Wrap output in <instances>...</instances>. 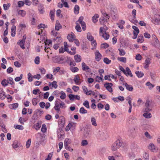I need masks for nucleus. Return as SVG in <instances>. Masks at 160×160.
<instances>
[{
  "label": "nucleus",
  "instance_id": "nucleus-19",
  "mask_svg": "<svg viewBox=\"0 0 160 160\" xmlns=\"http://www.w3.org/2000/svg\"><path fill=\"white\" fill-rule=\"evenodd\" d=\"M62 26L60 24L59 21H57L56 22L55 29L57 31H58L60 29L62 28Z\"/></svg>",
  "mask_w": 160,
  "mask_h": 160
},
{
  "label": "nucleus",
  "instance_id": "nucleus-31",
  "mask_svg": "<svg viewBox=\"0 0 160 160\" xmlns=\"http://www.w3.org/2000/svg\"><path fill=\"white\" fill-rule=\"evenodd\" d=\"M99 17V15L98 14H96L92 17V21L94 23H95L98 21L97 18Z\"/></svg>",
  "mask_w": 160,
  "mask_h": 160
},
{
  "label": "nucleus",
  "instance_id": "nucleus-61",
  "mask_svg": "<svg viewBox=\"0 0 160 160\" xmlns=\"http://www.w3.org/2000/svg\"><path fill=\"white\" fill-rule=\"evenodd\" d=\"M69 63L70 67H73L76 65V63L74 61L73 59Z\"/></svg>",
  "mask_w": 160,
  "mask_h": 160
},
{
  "label": "nucleus",
  "instance_id": "nucleus-40",
  "mask_svg": "<svg viewBox=\"0 0 160 160\" xmlns=\"http://www.w3.org/2000/svg\"><path fill=\"white\" fill-rule=\"evenodd\" d=\"M8 83V80L6 79L3 80L1 82L2 85L4 87L7 86Z\"/></svg>",
  "mask_w": 160,
  "mask_h": 160
},
{
  "label": "nucleus",
  "instance_id": "nucleus-57",
  "mask_svg": "<svg viewBox=\"0 0 160 160\" xmlns=\"http://www.w3.org/2000/svg\"><path fill=\"white\" fill-rule=\"evenodd\" d=\"M12 146L14 148H17L18 147V141H14L12 144Z\"/></svg>",
  "mask_w": 160,
  "mask_h": 160
},
{
  "label": "nucleus",
  "instance_id": "nucleus-51",
  "mask_svg": "<svg viewBox=\"0 0 160 160\" xmlns=\"http://www.w3.org/2000/svg\"><path fill=\"white\" fill-rule=\"evenodd\" d=\"M109 47V45L108 44L104 43L102 44L101 45V47L103 49H105Z\"/></svg>",
  "mask_w": 160,
  "mask_h": 160
},
{
  "label": "nucleus",
  "instance_id": "nucleus-46",
  "mask_svg": "<svg viewBox=\"0 0 160 160\" xmlns=\"http://www.w3.org/2000/svg\"><path fill=\"white\" fill-rule=\"evenodd\" d=\"M118 60L124 63H125L126 62V59L124 57H118Z\"/></svg>",
  "mask_w": 160,
  "mask_h": 160
},
{
  "label": "nucleus",
  "instance_id": "nucleus-26",
  "mask_svg": "<svg viewBox=\"0 0 160 160\" xmlns=\"http://www.w3.org/2000/svg\"><path fill=\"white\" fill-rule=\"evenodd\" d=\"M55 14V11H51L50 12V17L52 21L54 20V15Z\"/></svg>",
  "mask_w": 160,
  "mask_h": 160
},
{
  "label": "nucleus",
  "instance_id": "nucleus-63",
  "mask_svg": "<svg viewBox=\"0 0 160 160\" xmlns=\"http://www.w3.org/2000/svg\"><path fill=\"white\" fill-rule=\"evenodd\" d=\"M82 88L83 89V91L87 95L88 92V88L86 87L85 86H83L82 87Z\"/></svg>",
  "mask_w": 160,
  "mask_h": 160
},
{
  "label": "nucleus",
  "instance_id": "nucleus-20",
  "mask_svg": "<svg viewBox=\"0 0 160 160\" xmlns=\"http://www.w3.org/2000/svg\"><path fill=\"white\" fill-rule=\"evenodd\" d=\"M91 121L92 124L93 126L95 127L97 126V124L96 122V119L94 117H91Z\"/></svg>",
  "mask_w": 160,
  "mask_h": 160
},
{
  "label": "nucleus",
  "instance_id": "nucleus-23",
  "mask_svg": "<svg viewBox=\"0 0 160 160\" xmlns=\"http://www.w3.org/2000/svg\"><path fill=\"white\" fill-rule=\"evenodd\" d=\"M152 22L155 24L159 25L160 24V19L154 18L152 20Z\"/></svg>",
  "mask_w": 160,
  "mask_h": 160
},
{
  "label": "nucleus",
  "instance_id": "nucleus-24",
  "mask_svg": "<svg viewBox=\"0 0 160 160\" xmlns=\"http://www.w3.org/2000/svg\"><path fill=\"white\" fill-rule=\"evenodd\" d=\"M108 28L106 26L101 27L100 28V35H101L102 33L106 32Z\"/></svg>",
  "mask_w": 160,
  "mask_h": 160
},
{
  "label": "nucleus",
  "instance_id": "nucleus-33",
  "mask_svg": "<svg viewBox=\"0 0 160 160\" xmlns=\"http://www.w3.org/2000/svg\"><path fill=\"white\" fill-rule=\"evenodd\" d=\"M70 70L73 72H77L79 70V69L77 67H72L70 68Z\"/></svg>",
  "mask_w": 160,
  "mask_h": 160
},
{
  "label": "nucleus",
  "instance_id": "nucleus-53",
  "mask_svg": "<svg viewBox=\"0 0 160 160\" xmlns=\"http://www.w3.org/2000/svg\"><path fill=\"white\" fill-rule=\"evenodd\" d=\"M60 93L61 96H60V98L61 99H65L66 98L65 93L62 91Z\"/></svg>",
  "mask_w": 160,
  "mask_h": 160
},
{
  "label": "nucleus",
  "instance_id": "nucleus-2",
  "mask_svg": "<svg viewBox=\"0 0 160 160\" xmlns=\"http://www.w3.org/2000/svg\"><path fill=\"white\" fill-rule=\"evenodd\" d=\"M122 145V142L120 140H116L111 146V149L112 151H116Z\"/></svg>",
  "mask_w": 160,
  "mask_h": 160
},
{
  "label": "nucleus",
  "instance_id": "nucleus-25",
  "mask_svg": "<svg viewBox=\"0 0 160 160\" xmlns=\"http://www.w3.org/2000/svg\"><path fill=\"white\" fill-rule=\"evenodd\" d=\"M143 114V116L147 118H150L152 117V115L151 113L148 112H144Z\"/></svg>",
  "mask_w": 160,
  "mask_h": 160
},
{
  "label": "nucleus",
  "instance_id": "nucleus-54",
  "mask_svg": "<svg viewBox=\"0 0 160 160\" xmlns=\"http://www.w3.org/2000/svg\"><path fill=\"white\" fill-rule=\"evenodd\" d=\"M7 80L8 82V83H9L10 84L12 85L14 83L13 79L11 77L8 78Z\"/></svg>",
  "mask_w": 160,
  "mask_h": 160
},
{
  "label": "nucleus",
  "instance_id": "nucleus-9",
  "mask_svg": "<svg viewBox=\"0 0 160 160\" xmlns=\"http://www.w3.org/2000/svg\"><path fill=\"white\" fill-rule=\"evenodd\" d=\"M75 37V35L72 32H71L70 34H69L67 37L68 39L70 42H72Z\"/></svg>",
  "mask_w": 160,
  "mask_h": 160
},
{
  "label": "nucleus",
  "instance_id": "nucleus-39",
  "mask_svg": "<svg viewBox=\"0 0 160 160\" xmlns=\"http://www.w3.org/2000/svg\"><path fill=\"white\" fill-rule=\"evenodd\" d=\"M76 25L75 26V29L78 32H81L82 31V29L80 25L78 24V22H76Z\"/></svg>",
  "mask_w": 160,
  "mask_h": 160
},
{
  "label": "nucleus",
  "instance_id": "nucleus-52",
  "mask_svg": "<svg viewBox=\"0 0 160 160\" xmlns=\"http://www.w3.org/2000/svg\"><path fill=\"white\" fill-rule=\"evenodd\" d=\"M118 50L119 51V54L120 56H123L125 54V53L123 49L121 48H119Z\"/></svg>",
  "mask_w": 160,
  "mask_h": 160
},
{
  "label": "nucleus",
  "instance_id": "nucleus-14",
  "mask_svg": "<svg viewBox=\"0 0 160 160\" xmlns=\"http://www.w3.org/2000/svg\"><path fill=\"white\" fill-rule=\"evenodd\" d=\"M41 121H39L36 124L33 125V128L36 130H38L41 127Z\"/></svg>",
  "mask_w": 160,
  "mask_h": 160
},
{
  "label": "nucleus",
  "instance_id": "nucleus-37",
  "mask_svg": "<svg viewBox=\"0 0 160 160\" xmlns=\"http://www.w3.org/2000/svg\"><path fill=\"white\" fill-rule=\"evenodd\" d=\"M146 85L148 87V88L150 89H152L154 86V85L151 83L149 82H147Z\"/></svg>",
  "mask_w": 160,
  "mask_h": 160
},
{
  "label": "nucleus",
  "instance_id": "nucleus-6",
  "mask_svg": "<svg viewBox=\"0 0 160 160\" xmlns=\"http://www.w3.org/2000/svg\"><path fill=\"white\" fill-rule=\"evenodd\" d=\"M151 59L149 58H147L145 60L144 63V68L148 69L149 67V65L151 63Z\"/></svg>",
  "mask_w": 160,
  "mask_h": 160
},
{
  "label": "nucleus",
  "instance_id": "nucleus-35",
  "mask_svg": "<svg viewBox=\"0 0 160 160\" xmlns=\"http://www.w3.org/2000/svg\"><path fill=\"white\" fill-rule=\"evenodd\" d=\"M90 131L89 130H87L86 132H85L84 133V137L87 138H90Z\"/></svg>",
  "mask_w": 160,
  "mask_h": 160
},
{
  "label": "nucleus",
  "instance_id": "nucleus-30",
  "mask_svg": "<svg viewBox=\"0 0 160 160\" xmlns=\"http://www.w3.org/2000/svg\"><path fill=\"white\" fill-rule=\"evenodd\" d=\"M135 73L138 77L139 78L142 77L144 75V73L142 72H139L138 71H136Z\"/></svg>",
  "mask_w": 160,
  "mask_h": 160
},
{
  "label": "nucleus",
  "instance_id": "nucleus-27",
  "mask_svg": "<svg viewBox=\"0 0 160 160\" xmlns=\"http://www.w3.org/2000/svg\"><path fill=\"white\" fill-rule=\"evenodd\" d=\"M71 142V140L70 139L66 138L64 141V146H68V144H70Z\"/></svg>",
  "mask_w": 160,
  "mask_h": 160
},
{
  "label": "nucleus",
  "instance_id": "nucleus-16",
  "mask_svg": "<svg viewBox=\"0 0 160 160\" xmlns=\"http://www.w3.org/2000/svg\"><path fill=\"white\" fill-rule=\"evenodd\" d=\"M16 28V27L15 25H13L12 27L11 35L12 37H14L15 35Z\"/></svg>",
  "mask_w": 160,
  "mask_h": 160
},
{
  "label": "nucleus",
  "instance_id": "nucleus-49",
  "mask_svg": "<svg viewBox=\"0 0 160 160\" xmlns=\"http://www.w3.org/2000/svg\"><path fill=\"white\" fill-rule=\"evenodd\" d=\"M145 137L148 139H151L152 138V137L148 133V132H146L144 133Z\"/></svg>",
  "mask_w": 160,
  "mask_h": 160
},
{
  "label": "nucleus",
  "instance_id": "nucleus-21",
  "mask_svg": "<svg viewBox=\"0 0 160 160\" xmlns=\"http://www.w3.org/2000/svg\"><path fill=\"white\" fill-rule=\"evenodd\" d=\"M59 122L60 124L63 125L65 123V119L62 116H60L59 118Z\"/></svg>",
  "mask_w": 160,
  "mask_h": 160
},
{
  "label": "nucleus",
  "instance_id": "nucleus-11",
  "mask_svg": "<svg viewBox=\"0 0 160 160\" xmlns=\"http://www.w3.org/2000/svg\"><path fill=\"white\" fill-rule=\"evenodd\" d=\"M60 105L59 100L58 101H56L55 103V105L54 107V109L58 111V112H59V111L60 110Z\"/></svg>",
  "mask_w": 160,
  "mask_h": 160
},
{
  "label": "nucleus",
  "instance_id": "nucleus-59",
  "mask_svg": "<svg viewBox=\"0 0 160 160\" xmlns=\"http://www.w3.org/2000/svg\"><path fill=\"white\" fill-rule=\"evenodd\" d=\"M22 78V74H21L20 77H16L15 79V80L16 82L20 81Z\"/></svg>",
  "mask_w": 160,
  "mask_h": 160
},
{
  "label": "nucleus",
  "instance_id": "nucleus-44",
  "mask_svg": "<svg viewBox=\"0 0 160 160\" xmlns=\"http://www.w3.org/2000/svg\"><path fill=\"white\" fill-rule=\"evenodd\" d=\"M83 105L87 108H89L90 106L89 105V103L88 101L86 100L83 103Z\"/></svg>",
  "mask_w": 160,
  "mask_h": 160
},
{
  "label": "nucleus",
  "instance_id": "nucleus-17",
  "mask_svg": "<svg viewBox=\"0 0 160 160\" xmlns=\"http://www.w3.org/2000/svg\"><path fill=\"white\" fill-rule=\"evenodd\" d=\"M19 42H18V44L20 46V47L22 49H24V43L25 41L24 40H22L19 41Z\"/></svg>",
  "mask_w": 160,
  "mask_h": 160
},
{
  "label": "nucleus",
  "instance_id": "nucleus-15",
  "mask_svg": "<svg viewBox=\"0 0 160 160\" xmlns=\"http://www.w3.org/2000/svg\"><path fill=\"white\" fill-rule=\"evenodd\" d=\"M144 41V40L143 36L142 34L139 35L137 39V42L140 43H142Z\"/></svg>",
  "mask_w": 160,
  "mask_h": 160
},
{
  "label": "nucleus",
  "instance_id": "nucleus-47",
  "mask_svg": "<svg viewBox=\"0 0 160 160\" xmlns=\"http://www.w3.org/2000/svg\"><path fill=\"white\" fill-rule=\"evenodd\" d=\"M103 62L106 64H109L111 63V61L107 58H104L103 59Z\"/></svg>",
  "mask_w": 160,
  "mask_h": 160
},
{
  "label": "nucleus",
  "instance_id": "nucleus-12",
  "mask_svg": "<svg viewBox=\"0 0 160 160\" xmlns=\"http://www.w3.org/2000/svg\"><path fill=\"white\" fill-rule=\"evenodd\" d=\"M102 12L103 15V18L104 19H103L104 21H106L110 17V15L108 14L107 13H106L105 11H101Z\"/></svg>",
  "mask_w": 160,
  "mask_h": 160
},
{
  "label": "nucleus",
  "instance_id": "nucleus-58",
  "mask_svg": "<svg viewBox=\"0 0 160 160\" xmlns=\"http://www.w3.org/2000/svg\"><path fill=\"white\" fill-rule=\"evenodd\" d=\"M52 87L56 88L58 87L57 82L55 81H53L52 83Z\"/></svg>",
  "mask_w": 160,
  "mask_h": 160
},
{
  "label": "nucleus",
  "instance_id": "nucleus-43",
  "mask_svg": "<svg viewBox=\"0 0 160 160\" xmlns=\"http://www.w3.org/2000/svg\"><path fill=\"white\" fill-rule=\"evenodd\" d=\"M81 24L83 30L85 31L86 28V26L85 22L84 21L79 23Z\"/></svg>",
  "mask_w": 160,
  "mask_h": 160
},
{
  "label": "nucleus",
  "instance_id": "nucleus-3",
  "mask_svg": "<svg viewBox=\"0 0 160 160\" xmlns=\"http://www.w3.org/2000/svg\"><path fill=\"white\" fill-rule=\"evenodd\" d=\"M132 28L133 29V36L132 37V38L133 39H135L137 38L139 32V30L137 27L134 26H132Z\"/></svg>",
  "mask_w": 160,
  "mask_h": 160
},
{
  "label": "nucleus",
  "instance_id": "nucleus-36",
  "mask_svg": "<svg viewBox=\"0 0 160 160\" xmlns=\"http://www.w3.org/2000/svg\"><path fill=\"white\" fill-rule=\"evenodd\" d=\"M79 112L82 114H86L88 112L87 111L82 107L80 108L79 110Z\"/></svg>",
  "mask_w": 160,
  "mask_h": 160
},
{
  "label": "nucleus",
  "instance_id": "nucleus-1",
  "mask_svg": "<svg viewBox=\"0 0 160 160\" xmlns=\"http://www.w3.org/2000/svg\"><path fill=\"white\" fill-rule=\"evenodd\" d=\"M151 102L148 100H147L145 105V107L143 109V112H149L152 110V106Z\"/></svg>",
  "mask_w": 160,
  "mask_h": 160
},
{
  "label": "nucleus",
  "instance_id": "nucleus-13",
  "mask_svg": "<svg viewBox=\"0 0 160 160\" xmlns=\"http://www.w3.org/2000/svg\"><path fill=\"white\" fill-rule=\"evenodd\" d=\"M82 69L83 71H87L88 70V72H89L90 71L89 70H90V69L89 67L87 66L86 63L84 62H82Z\"/></svg>",
  "mask_w": 160,
  "mask_h": 160
},
{
  "label": "nucleus",
  "instance_id": "nucleus-10",
  "mask_svg": "<svg viewBox=\"0 0 160 160\" xmlns=\"http://www.w3.org/2000/svg\"><path fill=\"white\" fill-rule=\"evenodd\" d=\"M132 14L133 16V18H133L132 19L131 22L135 24L138 23V20L136 19L135 16L136 15V11H132Z\"/></svg>",
  "mask_w": 160,
  "mask_h": 160
},
{
  "label": "nucleus",
  "instance_id": "nucleus-18",
  "mask_svg": "<svg viewBox=\"0 0 160 160\" xmlns=\"http://www.w3.org/2000/svg\"><path fill=\"white\" fill-rule=\"evenodd\" d=\"M74 58L75 62H80L81 60V56L79 55H75L74 56Z\"/></svg>",
  "mask_w": 160,
  "mask_h": 160
},
{
  "label": "nucleus",
  "instance_id": "nucleus-50",
  "mask_svg": "<svg viewBox=\"0 0 160 160\" xmlns=\"http://www.w3.org/2000/svg\"><path fill=\"white\" fill-rule=\"evenodd\" d=\"M46 130L47 128L46 125H45V124H43L42 125V128L41 129V131L43 132H46Z\"/></svg>",
  "mask_w": 160,
  "mask_h": 160
},
{
  "label": "nucleus",
  "instance_id": "nucleus-42",
  "mask_svg": "<svg viewBox=\"0 0 160 160\" xmlns=\"http://www.w3.org/2000/svg\"><path fill=\"white\" fill-rule=\"evenodd\" d=\"M18 15H20L22 17L25 16L26 14V12L25 11H18Z\"/></svg>",
  "mask_w": 160,
  "mask_h": 160
},
{
  "label": "nucleus",
  "instance_id": "nucleus-7",
  "mask_svg": "<svg viewBox=\"0 0 160 160\" xmlns=\"http://www.w3.org/2000/svg\"><path fill=\"white\" fill-rule=\"evenodd\" d=\"M95 58L96 61L98 62L99 61L101 58L102 57V55L99 52L98 50L96 51L95 52Z\"/></svg>",
  "mask_w": 160,
  "mask_h": 160
},
{
  "label": "nucleus",
  "instance_id": "nucleus-56",
  "mask_svg": "<svg viewBox=\"0 0 160 160\" xmlns=\"http://www.w3.org/2000/svg\"><path fill=\"white\" fill-rule=\"evenodd\" d=\"M31 140L30 139H28L26 142V147L27 148H28L30 147L31 144Z\"/></svg>",
  "mask_w": 160,
  "mask_h": 160
},
{
  "label": "nucleus",
  "instance_id": "nucleus-5",
  "mask_svg": "<svg viewBox=\"0 0 160 160\" xmlns=\"http://www.w3.org/2000/svg\"><path fill=\"white\" fill-rule=\"evenodd\" d=\"M148 148L151 152H156L158 151V148L155 145L152 143H151L148 146Z\"/></svg>",
  "mask_w": 160,
  "mask_h": 160
},
{
  "label": "nucleus",
  "instance_id": "nucleus-41",
  "mask_svg": "<svg viewBox=\"0 0 160 160\" xmlns=\"http://www.w3.org/2000/svg\"><path fill=\"white\" fill-rule=\"evenodd\" d=\"M14 127L15 129L20 130H22L24 129L23 126L21 125H14Z\"/></svg>",
  "mask_w": 160,
  "mask_h": 160
},
{
  "label": "nucleus",
  "instance_id": "nucleus-38",
  "mask_svg": "<svg viewBox=\"0 0 160 160\" xmlns=\"http://www.w3.org/2000/svg\"><path fill=\"white\" fill-rule=\"evenodd\" d=\"M11 4L10 3L4 4H3V7L4 10H8Z\"/></svg>",
  "mask_w": 160,
  "mask_h": 160
},
{
  "label": "nucleus",
  "instance_id": "nucleus-55",
  "mask_svg": "<svg viewBox=\"0 0 160 160\" xmlns=\"http://www.w3.org/2000/svg\"><path fill=\"white\" fill-rule=\"evenodd\" d=\"M34 62L36 64H38L40 63V58L39 57H36L34 60Z\"/></svg>",
  "mask_w": 160,
  "mask_h": 160
},
{
  "label": "nucleus",
  "instance_id": "nucleus-22",
  "mask_svg": "<svg viewBox=\"0 0 160 160\" xmlns=\"http://www.w3.org/2000/svg\"><path fill=\"white\" fill-rule=\"evenodd\" d=\"M100 35L105 40L108 39L109 37V35L106 32L102 33Z\"/></svg>",
  "mask_w": 160,
  "mask_h": 160
},
{
  "label": "nucleus",
  "instance_id": "nucleus-28",
  "mask_svg": "<svg viewBox=\"0 0 160 160\" xmlns=\"http://www.w3.org/2000/svg\"><path fill=\"white\" fill-rule=\"evenodd\" d=\"M87 38L90 41H92L94 40V38L90 32H88L87 34Z\"/></svg>",
  "mask_w": 160,
  "mask_h": 160
},
{
  "label": "nucleus",
  "instance_id": "nucleus-60",
  "mask_svg": "<svg viewBox=\"0 0 160 160\" xmlns=\"http://www.w3.org/2000/svg\"><path fill=\"white\" fill-rule=\"evenodd\" d=\"M60 68L59 67H58L55 68L53 70V72L54 74H56L60 70Z\"/></svg>",
  "mask_w": 160,
  "mask_h": 160
},
{
  "label": "nucleus",
  "instance_id": "nucleus-4",
  "mask_svg": "<svg viewBox=\"0 0 160 160\" xmlns=\"http://www.w3.org/2000/svg\"><path fill=\"white\" fill-rule=\"evenodd\" d=\"M113 85L112 83L106 82L104 84V86L106 88V89L110 92H112V87Z\"/></svg>",
  "mask_w": 160,
  "mask_h": 160
},
{
  "label": "nucleus",
  "instance_id": "nucleus-62",
  "mask_svg": "<svg viewBox=\"0 0 160 160\" xmlns=\"http://www.w3.org/2000/svg\"><path fill=\"white\" fill-rule=\"evenodd\" d=\"M20 123L22 124H24V122H25V119L22 117H20L19 119Z\"/></svg>",
  "mask_w": 160,
  "mask_h": 160
},
{
  "label": "nucleus",
  "instance_id": "nucleus-64",
  "mask_svg": "<svg viewBox=\"0 0 160 160\" xmlns=\"http://www.w3.org/2000/svg\"><path fill=\"white\" fill-rule=\"evenodd\" d=\"M81 144L82 146H86L88 144V142L87 140H84L82 141Z\"/></svg>",
  "mask_w": 160,
  "mask_h": 160
},
{
  "label": "nucleus",
  "instance_id": "nucleus-34",
  "mask_svg": "<svg viewBox=\"0 0 160 160\" xmlns=\"http://www.w3.org/2000/svg\"><path fill=\"white\" fill-rule=\"evenodd\" d=\"M26 27V25L25 24L20 23L19 25L18 30H19V31H21L23 28H24Z\"/></svg>",
  "mask_w": 160,
  "mask_h": 160
},
{
  "label": "nucleus",
  "instance_id": "nucleus-45",
  "mask_svg": "<svg viewBox=\"0 0 160 160\" xmlns=\"http://www.w3.org/2000/svg\"><path fill=\"white\" fill-rule=\"evenodd\" d=\"M143 157L144 160H148L149 154L147 152H145L143 155Z\"/></svg>",
  "mask_w": 160,
  "mask_h": 160
},
{
  "label": "nucleus",
  "instance_id": "nucleus-48",
  "mask_svg": "<svg viewBox=\"0 0 160 160\" xmlns=\"http://www.w3.org/2000/svg\"><path fill=\"white\" fill-rule=\"evenodd\" d=\"M28 81L31 82L33 80V76H32L30 73L29 72L28 74Z\"/></svg>",
  "mask_w": 160,
  "mask_h": 160
},
{
  "label": "nucleus",
  "instance_id": "nucleus-32",
  "mask_svg": "<svg viewBox=\"0 0 160 160\" xmlns=\"http://www.w3.org/2000/svg\"><path fill=\"white\" fill-rule=\"evenodd\" d=\"M80 80V78L78 75L75 76L74 79V81L77 84H78L79 83Z\"/></svg>",
  "mask_w": 160,
  "mask_h": 160
},
{
  "label": "nucleus",
  "instance_id": "nucleus-29",
  "mask_svg": "<svg viewBox=\"0 0 160 160\" xmlns=\"http://www.w3.org/2000/svg\"><path fill=\"white\" fill-rule=\"evenodd\" d=\"M18 107V104L17 103H14L11 104L9 106V107L11 109H15Z\"/></svg>",
  "mask_w": 160,
  "mask_h": 160
},
{
  "label": "nucleus",
  "instance_id": "nucleus-8",
  "mask_svg": "<svg viewBox=\"0 0 160 160\" xmlns=\"http://www.w3.org/2000/svg\"><path fill=\"white\" fill-rule=\"evenodd\" d=\"M69 98L71 101H73L74 99H76L78 100H79L80 98L79 96L78 95H75L72 94H70L68 95Z\"/></svg>",
  "mask_w": 160,
  "mask_h": 160
}]
</instances>
